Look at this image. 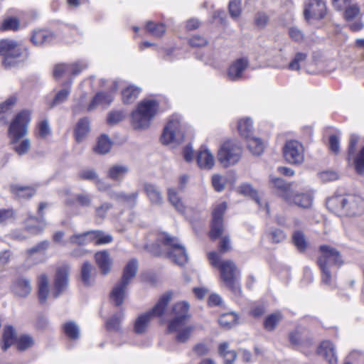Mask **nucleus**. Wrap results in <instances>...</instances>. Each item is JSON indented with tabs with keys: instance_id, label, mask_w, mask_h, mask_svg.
Instances as JSON below:
<instances>
[{
	"instance_id": "49530a36",
	"label": "nucleus",
	"mask_w": 364,
	"mask_h": 364,
	"mask_svg": "<svg viewBox=\"0 0 364 364\" xmlns=\"http://www.w3.org/2000/svg\"><path fill=\"white\" fill-rule=\"evenodd\" d=\"M237 319V316L231 312L221 315L218 319V322L221 326L230 328L236 323Z\"/></svg>"
},
{
	"instance_id": "7c9ffc66",
	"label": "nucleus",
	"mask_w": 364,
	"mask_h": 364,
	"mask_svg": "<svg viewBox=\"0 0 364 364\" xmlns=\"http://www.w3.org/2000/svg\"><path fill=\"white\" fill-rule=\"evenodd\" d=\"M9 189L11 193L19 198H29L35 193V190L30 186L11 184Z\"/></svg>"
},
{
	"instance_id": "e2e57ef3",
	"label": "nucleus",
	"mask_w": 364,
	"mask_h": 364,
	"mask_svg": "<svg viewBox=\"0 0 364 364\" xmlns=\"http://www.w3.org/2000/svg\"><path fill=\"white\" fill-rule=\"evenodd\" d=\"M269 237L272 242L279 243L285 240L286 234L280 229H274L270 231Z\"/></svg>"
},
{
	"instance_id": "6e6552de",
	"label": "nucleus",
	"mask_w": 364,
	"mask_h": 364,
	"mask_svg": "<svg viewBox=\"0 0 364 364\" xmlns=\"http://www.w3.org/2000/svg\"><path fill=\"white\" fill-rule=\"evenodd\" d=\"M186 129V125L182 122L181 116L173 114L164 129L161 142L164 144L180 143L184 139Z\"/></svg>"
},
{
	"instance_id": "13d9d810",
	"label": "nucleus",
	"mask_w": 364,
	"mask_h": 364,
	"mask_svg": "<svg viewBox=\"0 0 364 364\" xmlns=\"http://www.w3.org/2000/svg\"><path fill=\"white\" fill-rule=\"evenodd\" d=\"M229 12L233 18H238L241 14V0H230Z\"/></svg>"
},
{
	"instance_id": "f257e3e1",
	"label": "nucleus",
	"mask_w": 364,
	"mask_h": 364,
	"mask_svg": "<svg viewBox=\"0 0 364 364\" xmlns=\"http://www.w3.org/2000/svg\"><path fill=\"white\" fill-rule=\"evenodd\" d=\"M31 122V113L28 110L18 112L11 121L8 134L14 150L20 156L24 155L31 148V141L28 138L20 141L27 134L28 127Z\"/></svg>"
},
{
	"instance_id": "f704fd0d",
	"label": "nucleus",
	"mask_w": 364,
	"mask_h": 364,
	"mask_svg": "<svg viewBox=\"0 0 364 364\" xmlns=\"http://www.w3.org/2000/svg\"><path fill=\"white\" fill-rule=\"evenodd\" d=\"M53 39V33L47 30H38L34 31L31 41L36 46H41L50 42Z\"/></svg>"
},
{
	"instance_id": "680f3d73",
	"label": "nucleus",
	"mask_w": 364,
	"mask_h": 364,
	"mask_svg": "<svg viewBox=\"0 0 364 364\" xmlns=\"http://www.w3.org/2000/svg\"><path fill=\"white\" fill-rule=\"evenodd\" d=\"M50 245V242L48 240H43L35 246L32 247L31 248H29L26 250V252L28 255H32L35 253L38 252H45Z\"/></svg>"
},
{
	"instance_id": "09e8293b",
	"label": "nucleus",
	"mask_w": 364,
	"mask_h": 364,
	"mask_svg": "<svg viewBox=\"0 0 364 364\" xmlns=\"http://www.w3.org/2000/svg\"><path fill=\"white\" fill-rule=\"evenodd\" d=\"M294 245L299 251H304L307 246V242L304 233L299 230L295 231L292 235Z\"/></svg>"
},
{
	"instance_id": "ea45409f",
	"label": "nucleus",
	"mask_w": 364,
	"mask_h": 364,
	"mask_svg": "<svg viewBox=\"0 0 364 364\" xmlns=\"http://www.w3.org/2000/svg\"><path fill=\"white\" fill-rule=\"evenodd\" d=\"M238 191L240 194L250 196L252 198L259 207H262V204L258 196V193L250 184L243 183L238 187Z\"/></svg>"
},
{
	"instance_id": "a19ab883",
	"label": "nucleus",
	"mask_w": 364,
	"mask_h": 364,
	"mask_svg": "<svg viewBox=\"0 0 364 364\" xmlns=\"http://www.w3.org/2000/svg\"><path fill=\"white\" fill-rule=\"evenodd\" d=\"M79 178L82 180H87L94 182L99 190H102L100 186L101 179L99 178L98 175L93 169H83L78 173Z\"/></svg>"
},
{
	"instance_id": "de8ad7c7",
	"label": "nucleus",
	"mask_w": 364,
	"mask_h": 364,
	"mask_svg": "<svg viewBox=\"0 0 364 364\" xmlns=\"http://www.w3.org/2000/svg\"><path fill=\"white\" fill-rule=\"evenodd\" d=\"M64 332L70 339H77L80 336V329L78 326L73 321L66 323L64 325Z\"/></svg>"
},
{
	"instance_id": "a211bd4d",
	"label": "nucleus",
	"mask_w": 364,
	"mask_h": 364,
	"mask_svg": "<svg viewBox=\"0 0 364 364\" xmlns=\"http://www.w3.org/2000/svg\"><path fill=\"white\" fill-rule=\"evenodd\" d=\"M346 215H360L364 212V200L358 195L347 194L346 199Z\"/></svg>"
},
{
	"instance_id": "58836bf2",
	"label": "nucleus",
	"mask_w": 364,
	"mask_h": 364,
	"mask_svg": "<svg viewBox=\"0 0 364 364\" xmlns=\"http://www.w3.org/2000/svg\"><path fill=\"white\" fill-rule=\"evenodd\" d=\"M112 147V141L106 134H102L99 137L95 151L100 154L108 153Z\"/></svg>"
},
{
	"instance_id": "79ce46f5",
	"label": "nucleus",
	"mask_w": 364,
	"mask_h": 364,
	"mask_svg": "<svg viewBox=\"0 0 364 364\" xmlns=\"http://www.w3.org/2000/svg\"><path fill=\"white\" fill-rule=\"evenodd\" d=\"M139 192L135 191L130 194H127L124 192L117 193L113 195V198L120 201L124 202L130 206H133L136 204Z\"/></svg>"
},
{
	"instance_id": "bb28decb",
	"label": "nucleus",
	"mask_w": 364,
	"mask_h": 364,
	"mask_svg": "<svg viewBox=\"0 0 364 364\" xmlns=\"http://www.w3.org/2000/svg\"><path fill=\"white\" fill-rule=\"evenodd\" d=\"M144 191L151 203L156 205H160L163 203L162 194L155 185L146 183L144 185Z\"/></svg>"
},
{
	"instance_id": "5701e85b",
	"label": "nucleus",
	"mask_w": 364,
	"mask_h": 364,
	"mask_svg": "<svg viewBox=\"0 0 364 364\" xmlns=\"http://www.w3.org/2000/svg\"><path fill=\"white\" fill-rule=\"evenodd\" d=\"M95 259L102 274L106 275L110 272L112 260L108 251L102 250L96 252Z\"/></svg>"
},
{
	"instance_id": "2f4dec72",
	"label": "nucleus",
	"mask_w": 364,
	"mask_h": 364,
	"mask_svg": "<svg viewBox=\"0 0 364 364\" xmlns=\"http://www.w3.org/2000/svg\"><path fill=\"white\" fill-rule=\"evenodd\" d=\"M90 132V121L88 118L84 117L79 120L75 129V135L77 141L80 142Z\"/></svg>"
},
{
	"instance_id": "4d7b16f0",
	"label": "nucleus",
	"mask_w": 364,
	"mask_h": 364,
	"mask_svg": "<svg viewBox=\"0 0 364 364\" xmlns=\"http://www.w3.org/2000/svg\"><path fill=\"white\" fill-rule=\"evenodd\" d=\"M345 8L344 18L348 21L355 18L360 14V8L356 4L347 5Z\"/></svg>"
},
{
	"instance_id": "cd10ccee",
	"label": "nucleus",
	"mask_w": 364,
	"mask_h": 364,
	"mask_svg": "<svg viewBox=\"0 0 364 364\" xmlns=\"http://www.w3.org/2000/svg\"><path fill=\"white\" fill-rule=\"evenodd\" d=\"M168 200L174 208L180 213H184L186 206L178 191L174 188H168L167 190Z\"/></svg>"
},
{
	"instance_id": "39448f33",
	"label": "nucleus",
	"mask_w": 364,
	"mask_h": 364,
	"mask_svg": "<svg viewBox=\"0 0 364 364\" xmlns=\"http://www.w3.org/2000/svg\"><path fill=\"white\" fill-rule=\"evenodd\" d=\"M208 259L210 264L218 267L220 271V277L225 285L236 295L241 292L238 283L239 271L235 264L231 260L220 262V256L218 252L208 253Z\"/></svg>"
},
{
	"instance_id": "0e129e2a",
	"label": "nucleus",
	"mask_w": 364,
	"mask_h": 364,
	"mask_svg": "<svg viewBox=\"0 0 364 364\" xmlns=\"http://www.w3.org/2000/svg\"><path fill=\"white\" fill-rule=\"evenodd\" d=\"M355 168L358 173H364V147L360 150L354 161Z\"/></svg>"
},
{
	"instance_id": "473e14b6",
	"label": "nucleus",
	"mask_w": 364,
	"mask_h": 364,
	"mask_svg": "<svg viewBox=\"0 0 364 364\" xmlns=\"http://www.w3.org/2000/svg\"><path fill=\"white\" fill-rule=\"evenodd\" d=\"M237 129L241 136L246 139L252 136V120L250 117H245L239 120Z\"/></svg>"
},
{
	"instance_id": "69168bd1",
	"label": "nucleus",
	"mask_w": 364,
	"mask_h": 364,
	"mask_svg": "<svg viewBox=\"0 0 364 364\" xmlns=\"http://www.w3.org/2000/svg\"><path fill=\"white\" fill-rule=\"evenodd\" d=\"M50 128L47 119H44L39 122L38 125V135L40 137L46 138L50 134Z\"/></svg>"
},
{
	"instance_id": "6ab92c4d",
	"label": "nucleus",
	"mask_w": 364,
	"mask_h": 364,
	"mask_svg": "<svg viewBox=\"0 0 364 364\" xmlns=\"http://www.w3.org/2000/svg\"><path fill=\"white\" fill-rule=\"evenodd\" d=\"M317 354L323 357L328 364H338V358L335 345L330 341H322L318 348Z\"/></svg>"
},
{
	"instance_id": "9d476101",
	"label": "nucleus",
	"mask_w": 364,
	"mask_h": 364,
	"mask_svg": "<svg viewBox=\"0 0 364 364\" xmlns=\"http://www.w3.org/2000/svg\"><path fill=\"white\" fill-rule=\"evenodd\" d=\"M171 299V292L164 294L151 310L139 316L136 318L134 326V332L138 334L144 333L147 328L151 318L152 316H161Z\"/></svg>"
},
{
	"instance_id": "a18cd8bd",
	"label": "nucleus",
	"mask_w": 364,
	"mask_h": 364,
	"mask_svg": "<svg viewBox=\"0 0 364 364\" xmlns=\"http://www.w3.org/2000/svg\"><path fill=\"white\" fill-rule=\"evenodd\" d=\"M124 317L122 312L117 313L113 315L106 322V328L109 331H118L120 329V323Z\"/></svg>"
},
{
	"instance_id": "7ed1b4c3",
	"label": "nucleus",
	"mask_w": 364,
	"mask_h": 364,
	"mask_svg": "<svg viewBox=\"0 0 364 364\" xmlns=\"http://www.w3.org/2000/svg\"><path fill=\"white\" fill-rule=\"evenodd\" d=\"M189 307L187 301H181L175 304L172 308L173 317L168 323V332L176 333V340L179 343H186L194 330L193 326L186 325L190 317Z\"/></svg>"
},
{
	"instance_id": "c85d7f7f",
	"label": "nucleus",
	"mask_w": 364,
	"mask_h": 364,
	"mask_svg": "<svg viewBox=\"0 0 364 364\" xmlns=\"http://www.w3.org/2000/svg\"><path fill=\"white\" fill-rule=\"evenodd\" d=\"M129 172V168L126 165L116 164L111 166L107 173V176L112 180L121 181Z\"/></svg>"
},
{
	"instance_id": "9b49d317",
	"label": "nucleus",
	"mask_w": 364,
	"mask_h": 364,
	"mask_svg": "<svg viewBox=\"0 0 364 364\" xmlns=\"http://www.w3.org/2000/svg\"><path fill=\"white\" fill-rule=\"evenodd\" d=\"M242 146L234 141H226L223 143L217 154V159L223 167L235 165L242 157Z\"/></svg>"
},
{
	"instance_id": "b1692460",
	"label": "nucleus",
	"mask_w": 364,
	"mask_h": 364,
	"mask_svg": "<svg viewBox=\"0 0 364 364\" xmlns=\"http://www.w3.org/2000/svg\"><path fill=\"white\" fill-rule=\"evenodd\" d=\"M112 100L113 97L110 92H97L89 104L87 110L92 111L99 105L107 107L110 105Z\"/></svg>"
},
{
	"instance_id": "a878e982",
	"label": "nucleus",
	"mask_w": 364,
	"mask_h": 364,
	"mask_svg": "<svg viewBox=\"0 0 364 364\" xmlns=\"http://www.w3.org/2000/svg\"><path fill=\"white\" fill-rule=\"evenodd\" d=\"M287 200L289 203H294L299 207L308 208L311 205L313 196L309 193L296 194L294 196L289 195L287 198Z\"/></svg>"
},
{
	"instance_id": "c756f323",
	"label": "nucleus",
	"mask_w": 364,
	"mask_h": 364,
	"mask_svg": "<svg viewBox=\"0 0 364 364\" xmlns=\"http://www.w3.org/2000/svg\"><path fill=\"white\" fill-rule=\"evenodd\" d=\"M50 293L48 279L46 274L38 277V299L41 304H45Z\"/></svg>"
},
{
	"instance_id": "4be33fe9",
	"label": "nucleus",
	"mask_w": 364,
	"mask_h": 364,
	"mask_svg": "<svg viewBox=\"0 0 364 364\" xmlns=\"http://www.w3.org/2000/svg\"><path fill=\"white\" fill-rule=\"evenodd\" d=\"M196 161L200 168L210 170L215 164V158L209 149L201 146L196 156Z\"/></svg>"
},
{
	"instance_id": "1a4fd4ad",
	"label": "nucleus",
	"mask_w": 364,
	"mask_h": 364,
	"mask_svg": "<svg viewBox=\"0 0 364 364\" xmlns=\"http://www.w3.org/2000/svg\"><path fill=\"white\" fill-rule=\"evenodd\" d=\"M158 240L164 245L168 257L174 263L183 266L187 262L188 255L186 250L176 237L164 233L159 237Z\"/></svg>"
},
{
	"instance_id": "c9c22d12",
	"label": "nucleus",
	"mask_w": 364,
	"mask_h": 364,
	"mask_svg": "<svg viewBox=\"0 0 364 364\" xmlns=\"http://www.w3.org/2000/svg\"><path fill=\"white\" fill-rule=\"evenodd\" d=\"M17 100L18 98L16 95H11L0 104V122H2L4 124L6 123V117L4 114L11 111L16 104Z\"/></svg>"
},
{
	"instance_id": "37998d69",
	"label": "nucleus",
	"mask_w": 364,
	"mask_h": 364,
	"mask_svg": "<svg viewBox=\"0 0 364 364\" xmlns=\"http://www.w3.org/2000/svg\"><path fill=\"white\" fill-rule=\"evenodd\" d=\"M282 318V316L279 312H275L269 315L264 321V328L269 331H273Z\"/></svg>"
},
{
	"instance_id": "052dcab7",
	"label": "nucleus",
	"mask_w": 364,
	"mask_h": 364,
	"mask_svg": "<svg viewBox=\"0 0 364 364\" xmlns=\"http://www.w3.org/2000/svg\"><path fill=\"white\" fill-rule=\"evenodd\" d=\"M272 183L278 189L284 191L282 197H284L287 200V198L289 197V186L284 182V181L280 178H272Z\"/></svg>"
},
{
	"instance_id": "e433bc0d",
	"label": "nucleus",
	"mask_w": 364,
	"mask_h": 364,
	"mask_svg": "<svg viewBox=\"0 0 364 364\" xmlns=\"http://www.w3.org/2000/svg\"><path fill=\"white\" fill-rule=\"evenodd\" d=\"M246 140L247 147L252 154L259 156L263 153L264 144L259 138L252 136Z\"/></svg>"
},
{
	"instance_id": "f8f14e48",
	"label": "nucleus",
	"mask_w": 364,
	"mask_h": 364,
	"mask_svg": "<svg viewBox=\"0 0 364 364\" xmlns=\"http://www.w3.org/2000/svg\"><path fill=\"white\" fill-rule=\"evenodd\" d=\"M283 155L288 163L295 165L301 164L304 161V146L298 141H288L283 148Z\"/></svg>"
},
{
	"instance_id": "4c0bfd02",
	"label": "nucleus",
	"mask_w": 364,
	"mask_h": 364,
	"mask_svg": "<svg viewBox=\"0 0 364 364\" xmlns=\"http://www.w3.org/2000/svg\"><path fill=\"white\" fill-rule=\"evenodd\" d=\"M218 353L224 358L225 364H232L237 357V353L235 350H228V343L226 342L220 344Z\"/></svg>"
},
{
	"instance_id": "864d4df0",
	"label": "nucleus",
	"mask_w": 364,
	"mask_h": 364,
	"mask_svg": "<svg viewBox=\"0 0 364 364\" xmlns=\"http://www.w3.org/2000/svg\"><path fill=\"white\" fill-rule=\"evenodd\" d=\"M227 178L219 174H214L212 176V185L217 192L223 191L227 183Z\"/></svg>"
},
{
	"instance_id": "f03ea898",
	"label": "nucleus",
	"mask_w": 364,
	"mask_h": 364,
	"mask_svg": "<svg viewBox=\"0 0 364 364\" xmlns=\"http://www.w3.org/2000/svg\"><path fill=\"white\" fill-rule=\"evenodd\" d=\"M166 105L162 107L161 102L157 100L146 99L141 101L131 114V124L135 129H148L153 119L160 112H165L169 105L165 102Z\"/></svg>"
},
{
	"instance_id": "3c124183",
	"label": "nucleus",
	"mask_w": 364,
	"mask_h": 364,
	"mask_svg": "<svg viewBox=\"0 0 364 364\" xmlns=\"http://www.w3.org/2000/svg\"><path fill=\"white\" fill-rule=\"evenodd\" d=\"M92 266L89 262H85L81 267V279L85 285L91 283Z\"/></svg>"
},
{
	"instance_id": "aec40b11",
	"label": "nucleus",
	"mask_w": 364,
	"mask_h": 364,
	"mask_svg": "<svg viewBox=\"0 0 364 364\" xmlns=\"http://www.w3.org/2000/svg\"><path fill=\"white\" fill-rule=\"evenodd\" d=\"M248 65L249 62L247 59H237L230 65L228 69L227 75L228 78L232 81L241 79Z\"/></svg>"
},
{
	"instance_id": "f3484780",
	"label": "nucleus",
	"mask_w": 364,
	"mask_h": 364,
	"mask_svg": "<svg viewBox=\"0 0 364 364\" xmlns=\"http://www.w3.org/2000/svg\"><path fill=\"white\" fill-rule=\"evenodd\" d=\"M68 274L69 270L68 267L63 266L57 269L53 291V296L55 299L58 298L67 289L68 286Z\"/></svg>"
},
{
	"instance_id": "20e7f679",
	"label": "nucleus",
	"mask_w": 364,
	"mask_h": 364,
	"mask_svg": "<svg viewBox=\"0 0 364 364\" xmlns=\"http://www.w3.org/2000/svg\"><path fill=\"white\" fill-rule=\"evenodd\" d=\"M342 264L341 256L336 248L326 245L319 247L317 264L321 272V283L332 285L333 276L331 268L334 266L339 267Z\"/></svg>"
},
{
	"instance_id": "423d86ee",
	"label": "nucleus",
	"mask_w": 364,
	"mask_h": 364,
	"mask_svg": "<svg viewBox=\"0 0 364 364\" xmlns=\"http://www.w3.org/2000/svg\"><path fill=\"white\" fill-rule=\"evenodd\" d=\"M0 55L3 57L4 66L11 68L26 60L28 53L21 43L6 38L0 40Z\"/></svg>"
},
{
	"instance_id": "ddd939ff",
	"label": "nucleus",
	"mask_w": 364,
	"mask_h": 364,
	"mask_svg": "<svg viewBox=\"0 0 364 364\" xmlns=\"http://www.w3.org/2000/svg\"><path fill=\"white\" fill-rule=\"evenodd\" d=\"M227 209L226 202H220L216 203L213 209V220L211 230L210 231V237L212 240L219 237L223 232V217Z\"/></svg>"
},
{
	"instance_id": "774afa93",
	"label": "nucleus",
	"mask_w": 364,
	"mask_h": 364,
	"mask_svg": "<svg viewBox=\"0 0 364 364\" xmlns=\"http://www.w3.org/2000/svg\"><path fill=\"white\" fill-rule=\"evenodd\" d=\"M112 208V205L109 203H103L100 206L95 209V217L97 218L104 219L109 210Z\"/></svg>"
},
{
	"instance_id": "2eb2a0df",
	"label": "nucleus",
	"mask_w": 364,
	"mask_h": 364,
	"mask_svg": "<svg viewBox=\"0 0 364 364\" xmlns=\"http://www.w3.org/2000/svg\"><path fill=\"white\" fill-rule=\"evenodd\" d=\"M85 67V65L79 63L73 64L59 63L54 66L53 76L56 80L69 77L70 75L79 74Z\"/></svg>"
},
{
	"instance_id": "338daca9",
	"label": "nucleus",
	"mask_w": 364,
	"mask_h": 364,
	"mask_svg": "<svg viewBox=\"0 0 364 364\" xmlns=\"http://www.w3.org/2000/svg\"><path fill=\"white\" fill-rule=\"evenodd\" d=\"M19 26L18 21L14 18H6L4 21L1 26V29L3 31L18 29Z\"/></svg>"
},
{
	"instance_id": "4468645a",
	"label": "nucleus",
	"mask_w": 364,
	"mask_h": 364,
	"mask_svg": "<svg viewBox=\"0 0 364 364\" xmlns=\"http://www.w3.org/2000/svg\"><path fill=\"white\" fill-rule=\"evenodd\" d=\"M11 292L16 297L26 298L32 291V284L30 279L24 276L14 278L10 285Z\"/></svg>"
},
{
	"instance_id": "8fccbe9b",
	"label": "nucleus",
	"mask_w": 364,
	"mask_h": 364,
	"mask_svg": "<svg viewBox=\"0 0 364 364\" xmlns=\"http://www.w3.org/2000/svg\"><path fill=\"white\" fill-rule=\"evenodd\" d=\"M16 218V211L13 208L0 209V224H6L15 220Z\"/></svg>"
},
{
	"instance_id": "c03bdc74",
	"label": "nucleus",
	"mask_w": 364,
	"mask_h": 364,
	"mask_svg": "<svg viewBox=\"0 0 364 364\" xmlns=\"http://www.w3.org/2000/svg\"><path fill=\"white\" fill-rule=\"evenodd\" d=\"M147 31L152 36L159 38L166 32V27L163 23H156L149 21L146 25Z\"/></svg>"
},
{
	"instance_id": "5fc2aeb1",
	"label": "nucleus",
	"mask_w": 364,
	"mask_h": 364,
	"mask_svg": "<svg viewBox=\"0 0 364 364\" xmlns=\"http://www.w3.org/2000/svg\"><path fill=\"white\" fill-rule=\"evenodd\" d=\"M306 57L307 55L304 53H296L293 60L289 64V69L291 70H299L301 63L306 60Z\"/></svg>"
},
{
	"instance_id": "603ef678",
	"label": "nucleus",
	"mask_w": 364,
	"mask_h": 364,
	"mask_svg": "<svg viewBox=\"0 0 364 364\" xmlns=\"http://www.w3.org/2000/svg\"><path fill=\"white\" fill-rule=\"evenodd\" d=\"M123 110H114L109 113L107 121L109 124L113 125L122 122L126 117Z\"/></svg>"
},
{
	"instance_id": "72a5a7b5",
	"label": "nucleus",
	"mask_w": 364,
	"mask_h": 364,
	"mask_svg": "<svg viewBox=\"0 0 364 364\" xmlns=\"http://www.w3.org/2000/svg\"><path fill=\"white\" fill-rule=\"evenodd\" d=\"M3 350H6L11 345L16 342L17 337L15 329L11 326H6L4 329L3 333Z\"/></svg>"
},
{
	"instance_id": "393cba45",
	"label": "nucleus",
	"mask_w": 364,
	"mask_h": 364,
	"mask_svg": "<svg viewBox=\"0 0 364 364\" xmlns=\"http://www.w3.org/2000/svg\"><path fill=\"white\" fill-rule=\"evenodd\" d=\"M44 218L38 219L35 217H29L25 222V228L27 231L33 235L42 232L46 227Z\"/></svg>"
},
{
	"instance_id": "6e6d98bb",
	"label": "nucleus",
	"mask_w": 364,
	"mask_h": 364,
	"mask_svg": "<svg viewBox=\"0 0 364 364\" xmlns=\"http://www.w3.org/2000/svg\"><path fill=\"white\" fill-rule=\"evenodd\" d=\"M16 343L19 350H24L33 345V340L28 335H22L17 338Z\"/></svg>"
},
{
	"instance_id": "412c9836",
	"label": "nucleus",
	"mask_w": 364,
	"mask_h": 364,
	"mask_svg": "<svg viewBox=\"0 0 364 364\" xmlns=\"http://www.w3.org/2000/svg\"><path fill=\"white\" fill-rule=\"evenodd\" d=\"M346 195L333 196L326 200V207L336 215H346Z\"/></svg>"
},
{
	"instance_id": "bf43d9fd",
	"label": "nucleus",
	"mask_w": 364,
	"mask_h": 364,
	"mask_svg": "<svg viewBox=\"0 0 364 364\" xmlns=\"http://www.w3.org/2000/svg\"><path fill=\"white\" fill-rule=\"evenodd\" d=\"M69 241L70 243L77 245L79 246L86 245L89 244L86 232L80 234H75L70 236L69 238Z\"/></svg>"
},
{
	"instance_id": "dca6fc26",
	"label": "nucleus",
	"mask_w": 364,
	"mask_h": 364,
	"mask_svg": "<svg viewBox=\"0 0 364 364\" xmlns=\"http://www.w3.org/2000/svg\"><path fill=\"white\" fill-rule=\"evenodd\" d=\"M326 13L325 3L321 0H311L306 6L304 15L306 21L323 18Z\"/></svg>"
},
{
	"instance_id": "0eeeda50",
	"label": "nucleus",
	"mask_w": 364,
	"mask_h": 364,
	"mask_svg": "<svg viewBox=\"0 0 364 364\" xmlns=\"http://www.w3.org/2000/svg\"><path fill=\"white\" fill-rule=\"evenodd\" d=\"M137 270L138 262L135 259H131L124 267L121 280L114 287L110 294V299L116 306L123 303L127 287L136 276Z\"/></svg>"
}]
</instances>
